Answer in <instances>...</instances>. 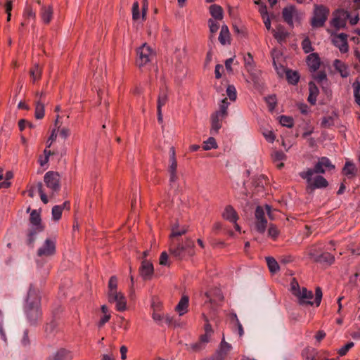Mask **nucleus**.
<instances>
[{"label":"nucleus","instance_id":"1","mask_svg":"<svg viewBox=\"0 0 360 360\" xmlns=\"http://www.w3.org/2000/svg\"><path fill=\"white\" fill-rule=\"evenodd\" d=\"M41 299L39 290L31 284L24 304V312L30 325H37L41 319Z\"/></svg>","mask_w":360,"mask_h":360},{"label":"nucleus","instance_id":"2","mask_svg":"<svg viewBox=\"0 0 360 360\" xmlns=\"http://www.w3.org/2000/svg\"><path fill=\"white\" fill-rule=\"evenodd\" d=\"M194 246V242L189 238H186L184 242L172 239L170 240L169 251L172 257L181 260L186 254H192L191 252Z\"/></svg>","mask_w":360,"mask_h":360},{"label":"nucleus","instance_id":"3","mask_svg":"<svg viewBox=\"0 0 360 360\" xmlns=\"http://www.w3.org/2000/svg\"><path fill=\"white\" fill-rule=\"evenodd\" d=\"M322 296L323 293L321 288L320 287H316L315 290L314 302L311 301L312 298L314 297V294L312 291L308 290L306 288H302L301 291L298 292V295L296 297L298 298V303L300 305L312 306L314 303H315L316 306L319 307L321 304Z\"/></svg>","mask_w":360,"mask_h":360},{"label":"nucleus","instance_id":"4","mask_svg":"<svg viewBox=\"0 0 360 360\" xmlns=\"http://www.w3.org/2000/svg\"><path fill=\"white\" fill-rule=\"evenodd\" d=\"M329 15V9L324 5H314L311 25L314 28L321 27L324 25Z\"/></svg>","mask_w":360,"mask_h":360},{"label":"nucleus","instance_id":"5","mask_svg":"<svg viewBox=\"0 0 360 360\" xmlns=\"http://www.w3.org/2000/svg\"><path fill=\"white\" fill-rule=\"evenodd\" d=\"M44 181L48 188L51 190L50 198H53L60 191V175L58 172L49 171L44 176Z\"/></svg>","mask_w":360,"mask_h":360},{"label":"nucleus","instance_id":"6","mask_svg":"<svg viewBox=\"0 0 360 360\" xmlns=\"http://www.w3.org/2000/svg\"><path fill=\"white\" fill-rule=\"evenodd\" d=\"M136 54V63L137 66L141 68L151 61L155 56V52L146 43H144L137 49Z\"/></svg>","mask_w":360,"mask_h":360},{"label":"nucleus","instance_id":"7","mask_svg":"<svg viewBox=\"0 0 360 360\" xmlns=\"http://www.w3.org/2000/svg\"><path fill=\"white\" fill-rule=\"evenodd\" d=\"M282 17L284 22H285L290 27H293L294 20L300 22L302 18V13L298 11L295 6H289L283 8L282 11Z\"/></svg>","mask_w":360,"mask_h":360},{"label":"nucleus","instance_id":"8","mask_svg":"<svg viewBox=\"0 0 360 360\" xmlns=\"http://www.w3.org/2000/svg\"><path fill=\"white\" fill-rule=\"evenodd\" d=\"M350 18L349 11L339 8L333 12V18L331 20V25L337 30L345 28L347 20Z\"/></svg>","mask_w":360,"mask_h":360},{"label":"nucleus","instance_id":"9","mask_svg":"<svg viewBox=\"0 0 360 360\" xmlns=\"http://www.w3.org/2000/svg\"><path fill=\"white\" fill-rule=\"evenodd\" d=\"M255 229L259 233H264L267 226V219L265 217L264 209L257 206L255 212Z\"/></svg>","mask_w":360,"mask_h":360},{"label":"nucleus","instance_id":"10","mask_svg":"<svg viewBox=\"0 0 360 360\" xmlns=\"http://www.w3.org/2000/svg\"><path fill=\"white\" fill-rule=\"evenodd\" d=\"M56 253V240L47 238L44 244L38 249L37 255L39 257H51Z\"/></svg>","mask_w":360,"mask_h":360},{"label":"nucleus","instance_id":"11","mask_svg":"<svg viewBox=\"0 0 360 360\" xmlns=\"http://www.w3.org/2000/svg\"><path fill=\"white\" fill-rule=\"evenodd\" d=\"M110 303H115V308L118 311H124L127 309V299L121 292L108 295Z\"/></svg>","mask_w":360,"mask_h":360},{"label":"nucleus","instance_id":"12","mask_svg":"<svg viewBox=\"0 0 360 360\" xmlns=\"http://www.w3.org/2000/svg\"><path fill=\"white\" fill-rule=\"evenodd\" d=\"M154 273L153 264L148 259H144L139 267V274L144 281L151 280Z\"/></svg>","mask_w":360,"mask_h":360},{"label":"nucleus","instance_id":"13","mask_svg":"<svg viewBox=\"0 0 360 360\" xmlns=\"http://www.w3.org/2000/svg\"><path fill=\"white\" fill-rule=\"evenodd\" d=\"M168 101L167 88L160 89L157 104L158 121L162 124L163 122V117L162 113V107Z\"/></svg>","mask_w":360,"mask_h":360},{"label":"nucleus","instance_id":"14","mask_svg":"<svg viewBox=\"0 0 360 360\" xmlns=\"http://www.w3.org/2000/svg\"><path fill=\"white\" fill-rule=\"evenodd\" d=\"M307 190L311 193L316 188H323L328 186V181L322 176L318 175L314 179H312V176L310 177V181H307Z\"/></svg>","mask_w":360,"mask_h":360},{"label":"nucleus","instance_id":"15","mask_svg":"<svg viewBox=\"0 0 360 360\" xmlns=\"http://www.w3.org/2000/svg\"><path fill=\"white\" fill-rule=\"evenodd\" d=\"M333 44L339 49L341 53H347L349 49L347 34L340 33L333 39Z\"/></svg>","mask_w":360,"mask_h":360},{"label":"nucleus","instance_id":"16","mask_svg":"<svg viewBox=\"0 0 360 360\" xmlns=\"http://www.w3.org/2000/svg\"><path fill=\"white\" fill-rule=\"evenodd\" d=\"M325 173V169L323 167H322L321 164L318 162L315 165L313 169L309 168L306 171H303L300 173V176L306 180V181H310V177H311L314 174H324Z\"/></svg>","mask_w":360,"mask_h":360},{"label":"nucleus","instance_id":"17","mask_svg":"<svg viewBox=\"0 0 360 360\" xmlns=\"http://www.w3.org/2000/svg\"><path fill=\"white\" fill-rule=\"evenodd\" d=\"M205 296L209 300V302L212 305L217 306L219 302H221L224 300V295L219 289H214L211 292H206Z\"/></svg>","mask_w":360,"mask_h":360},{"label":"nucleus","instance_id":"18","mask_svg":"<svg viewBox=\"0 0 360 360\" xmlns=\"http://www.w3.org/2000/svg\"><path fill=\"white\" fill-rule=\"evenodd\" d=\"M210 341V340L207 339L206 336L200 335L198 342L190 345H186L187 349L194 352H200L205 348L206 345Z\"/></svg>","mask_w":360,"mask_h":360},{"label":"nucleus","instance_id":"19","mask_svg":"<svg viewBox=\"0 0 360 360\" xmlns=\"http://www.w3.org/2000/svg\"><path fill=\"white\" fill-rule=\"evenodd\" d=\"M307 65L311 72L316 71L320 67V58L316 53H312L307 56Z\"/></svg>","mask_w":360,"mask_h":360},{"label":"nucleus","instance_id":"20","mask_svg":"<svg viewBox=\"0 0 360 360\" xmlns=\"http://www.w3.org/2000/svg\"><path fill=\"white\" fill-rule=\"evenodd\" d=\"M271 32L274 38L279 43L284 41L289 35V33L285 30V27L282 25H278L276 29L272 30Z\"/></svg>","mask_w":360,"mask_h":360},{"label":"nucleus","instance_id":"21","mask_svg":"<svg viewBox=\"0 0 360 360\" xmlns=\"http://www.w3.org/2000/svg\"><path fill=\"white\" fill-rule=\"evenodd\" d=\"M225 117L221 118V115L216 112L211 115V133L217 134L219 129L221 127L222 120Z\"/></svg>","mask_w":360,"mask_h":360},{"label":"nucleus","instance_id":"22","mask_svg":"<svg viewBox=\"0 0 360 360\" xmlns=\"http://www.w3.org/2000/svg\"><path fill=\"white\" fill-rule=\"evenodd\" d=\"M43 225H32V227L30 229L29 233L27 234V245L32 247L35 241V236L43 231Z\"/></svg>","mask_w":360,"mask_h":360},{"label":"nucleus","instance_id":"23","mask_svg":"<svg viewBox=\"0 0 360 360\" xmlns=\"http://www.w3.org/2000/svg\"><path fill=\"white\" fill-rule=\"evenodd\" d=\"M222 216L225 219L233 223H236L238 219L237 212L231 205H227L225 207Z\"/></svg>","mask_w":360,"mask_h":360},{"label":"nucleus","instance_id":"24","mask_svg":"<svg viewBox=\"0 0 360 360\" xmlns=\"http://www.w3.org/2000/svg\"><path fill=\"white\" fill-rule=\"evenodd\" d=\"M333 66L342 77L346 78L349 75L348 66L341 60L335 59L333 62Z\"/></svg>","mask_w":360,"mask_h":360},{"label":"nucleus","instance_id":"25","mask_svg":"<svg viewBox=\"0 0 360 360\" xmlns=\"http://www.w3.org/2000/svg\"><path fill=\"white\" fill-rule=\"evenodd\" d=\"M218 39L221 45L230 44L231 34L227 25H224L221 26Z\"/></svg>","mask_w":360,"mask_h":360},{"label":"nucleus","instance_id":"26","mask_svg":"<svg viewBox=\"0 0 360 360\" xmlns=\"http://www.w3.org/2000/svg\"><path fill=\"white\" fill-rule=\"evenodd\" d=\"M168 172L169 174V182L174 183L178 180L177 176V161L176 160H169Z\"/></svg>","mask_w":360,"mask_h":360},{"label":"nucleus","instance_id":"27","mask_svg":"<svg viewBox=\"0 0 360 360\" xmlns=\"http://www.w3.org/2000/svg\"><path fill=\"white\" fill-rule=\"evenodd\" d=\"M309 94L307 100L311 105H315L319 90L314 82H309Z\"/></svg>","mask_w":360,"mask_h":360},{"label":"nucleus","instance_id":"28","mask_svg":"<svg viewBox=\"0 0 360 360\" xmlns=\"http://www.w3.org/2000/svg\"><path fill=\"white\" fill-rule=\"evenodd\" d=\"M41 18L45 24H49L53 16V8L51 6H43L40 12Z\"/></svg>","mask_w":360,"mask_h":360},{"label":"nucleus","instance_id":"29","mask_svg":"<svg viewBox=\"0 0 360 360\" xmlns=\"http://www.w3.org/2000/svg\"><path fill=\"white\" fill-rule=\"evenodd\" d=\"M210 15L216 20H221L224 17L223 8L217 4H212L209 8Z\"/></svg>","mask_w":360,"mask_h":360},{"label":"nucleus","instance_id":"30","mask_svg":"<svg viewBox=\"0 0 360 360\" xmlns=\"http://www.w3.org/2000/svg\"><path fill=\"white\" fill-rule=\"evenodd\" d=\"M73 355L72 352L65 349H60L53 356L54 360H72Z\"/></svg>","mask_w":360,"mask_h":360},{"label":"nucleus","instance_id":"31","mask_svg":"<svg viewBox=\"0 0 360 360\" xmlns=\"http://www.w3.org/2000/svg\"><path fill=\"white\" fill-rule=\"evenodd\" d=\"M335 261V257L329 252H323L316 257V262L321 264H326L328 265L332 264Z\"/></svg>","mask_w":360,"mask_h":360},{"label":"nucleus","instance_id":"32","mask_svg":"<svg viewBox=\"0 0 360 360\" xmlns=\"http://www.w3.org/2000/svg\"><path fill=\"white\" fill-rule=\"evenodd\" d=\"M188 307V297L187 296L181 297L178 304L176 306V311L179 312V316L184 315L187 311Z\"/></svg>","mask_w":360,"mask_h":360},{"label":"nucleus","instance_id":"33","mask_svg":"<svg viewBox=\"0 0 360 360\" xmlns=\"http://www.w3.org/2000/svg\"><path fill=\"white\" fill-rule=\"evenodd\" d=\"M231 349V346L223 340L220 344L219 349L216 353L226 360Z\"/></svg>","mask_w":360,"mask_h":360},{"label":"nucleus","instance_id":"34","mask_svg":"<svg viewBox=\"0 0 360 360\" xmlns=\"http://www.w3.org/2000/svg\"><path fill=\"white\" fill-rule=\"evenodd\" d=\"M34 116L38 120L42 119L44 116V105L41 100L36 102Z\"/></svg>","mask_w":360,"mask_h":360},{"label":"nucleus","instance_id":"35","mask_svg":"<svg viewBox=\"0 0 360 360\" xmlns=\"http://www.w3.org/2000/svg\"><path fill=\"white\" fill-rule=\"evenodd\" d=\"M266 261L271 273L275 274L279 270V265L274 257H267Z\"/></svg>","mask_w":360,"mask_h":360},{"label":"nucleus","instance_id":"36","mask_svg":"<svg viewBox=\"0 0 360 360\" xmlns=\"http://www.w3.org/2000/svg\"><path fill=\"white\" fill-rule=\"evenodd\" d=\"M118 292L117 291V278L112 276L110 278L108 282V295Z\"/></svg>","mask_w":360,"mask_h":360},{"label":"nucleus","instance_id":"37","mask_svg":"<svg viewBox=\"0 0 360 360\" xmlns=\"http://www.w3.org/2000/svg\"><path fill=\"white\" fill-rule=\"evenodd\" d=\"M356 168L354 164L350 162H346L343 167L342 172L346 176H354L356 174Z\"/></svg>","mask_w":360,"mask_h":360},{"label":"nucleus","instance_id":"38","mask_svg":"<svg viewBox=\"0 0 360 360\" xmlns=\"http://www.w3.org/2000/svg\"><path fill=\"white\" fill-rule=\"evenodd\" d=\"M187 232V229L182 228L181 229H177V226H174L172 229V232L169 236V240H179V237L185 234Z\"/></svg>","mask_w":360,"mask_h":360},{"label":"nucleus","instance_id":"39","mask_svg":"<svg viewBox=\"0 0 360 360\" xmlns=\"http://www.w3.org/2000/svg\"><path fill=\"white\" fill-rule=\"evenodd\" d=\"M202 317L206 323L205 325V333L201 335L206 336L207 339L210 340V338L212 335L214 331L212 326L209 323V320L207 316L205 314H202Z\"/></svg>","mask_w":360,"mask_h":360},{"label":"nucleus","instance_id":"40","mask_svg":"<svg viewBox=\"0 0 360 360\" xmlns=\"http://www.w3.org/2000/svg\"><path fill=\"white\" fill-rule=\"evenodd\" d=\"M286 78L289 83L295 84L298 82L300 77L297 72L288 70L285 72Z\"/></svg>","mask_w":360,"mask_h":360},{"label":"nucleus","instance_id":"41","mask_svg":"<svg viewBox=\"0 0 360 360\" xmlns=\"http://www.w3.org/2000/svg\"><path fill=\"white\" fill-rule=\"evenodd\" d=\"M355 102L360 106V81L356 79L352 84Z\"/></svg>","mask_w":360,"mask_h":360},{"label":"nucleus","instance_id":"42","mask_svg":"<svg viewBox=\"0 0 360 360\" xmlns=\"http://www.w3.org/2000/svg\"><path fill=\"white\" fill-rule=\"evenodd\" d=\"M229 105V103L227 101L226 98H224L221 101V103L219 105V110L216 111L217 113L221 115V117H226L228 115V107Z\"/></svg>","mask_w":360,"mask_h":360},{"label":"nucleus","instance_id":"43","mask_svg":"<svg viewBox=\"0 0 360 360\" xmlns=\"http://www.w3.org/2000/svg\"><path fill=\"white\" fill-rule=\"evenodd\" d=\"M30 76L32 78L33 82L40 79L41 75V68L38 64H35L34 66L30 70Z\"/></svg>","mask_w":360,"mask_h":360},{"label":"nucleus","instance_id":"44","mask_svg":"<svg viewBox=\"0 0 360 360\" xmlns=\"http://www.w3.org/2000/svg\"><path fill=\"white\" fill-rule=\"evenodd\" d=\"M244 63L248 72L254 70V60L250 53H248V54L244 57Z\"/></svg>","mask_w":360,"mask_h":360},{"label":"nucleus","instance_id":"45","mask_svg":"<svg viewBox=\"0 0 360 360\" xmlns=\"http://www.w3.org/2000/svg\"><path fill=\"white\" fill-rule=\"evenodd\" d=\"M217 148V143L216 142V140L213 137H210L207 141H205L202 143V148L205 150H209L212 148Z\"/></svg>","mask_w":360,"mask_h":360},{"label":"nucleus","instance_id":"46","mask_svg":"<svg viewBox=\"0 0 360 360\" xmlns=\"http://www.w3.org/2000/svg\"><path fill=\"white\" fill-rule=\"evenodd\" d=\"M30 221L32 225H42L40 214L36 210L32 211Z\"/></svg>","mask_w":360,"mask_h":360},{"label":"nucleus","instance_id":"47","mask_svg":"<svg viewBox=\"0 0 360 360\" xmlns=\"http://www.w3.org/2000/svg\"><path fill=\"white\" fill-rule=\"evenodd\" d=\"M63 207L59 205H55L52 208V218L54 221H58L61 218Z\"/></svg>","mask_w":360,"mask_h":360},{"label":"nucleus","instance_id":"48","mask_svg":"<svg viewBox=\"0 0 360 360\" xmlns=\"http://www.w3.org/2000/svg\"><path fill=\"white\" fill-rule=\"evenodd\" d=\"M280 123L284 127L292 128L294 124V121L291 117L282 115L280 117Z\"/></svg>","mask_w":360,"mask_h":360},{"label":"nucleus","instance_id":"49","mask_svg":"<svg viewBox=\"0 0 360 360\" xmlns=\"http://www.w3.org/2000/svg\"><path fill=\"white\" fill-rule=\"evenodd\" d=\"M37 188L38 193L40 195V198H41V201L44 204H47L48 202H49L48 197L46 195V193H44V191L43 189V184H42V183L41 181H39L37 184Z\"/></svg>","mask_w":360,"mask_h":360},{"label":"nucleus","instance_id":"50","mask_svg":"<svg viewBox=\"0 0 360 360\" xmlns=\"http://www.w3.org/2000/svg\"><path fill=\"white\" fill-rule=\"evenodd\" d=\"M226 94L229 99L232 101H236L237 97V92L233 85H229L226 89Z\"/></svg>","mask_w":360,"mask_h":360},{"label":"nucleus","instance_id":"51","mask_svg":"<svg viewBox=\"0 0 360 360\" xmlns=\"http://www.w3.org/2000/svg\"><path fill=\"white\" fill-rule=\"evenodd\" d=\"M334 124L333 118L331 116L324 117L321 120V125L324 128H329Z\"/></svg>","mask_w":360,"mask_h":360},{"label":"nucleus","instance_id":"52","mask_svg":"<svg viewBox=\"0 0 360 360\" xmlns=\"http://www.w3.org/2000/svg\"><path fill=\"white\" fill-rule=\"evenodd\" d=\"M208 26L210 33L212 34H215L219 28V23L212 18L208 20Z\"/></svg>","mask_w":360,"mask_h":360},{"label":"nucleus","instance_id":"53","mask_svg":"<svg viewBox=\"0 0 360 360\" xmlns=\"http://www.w3.org/2000/svg\"><path fill=\"white\" fill-rule=\"evenodd\" d=\"M56 328L57 323L55 321H51L50 323L46 324L45 327V332L48 335H52L53 333H54Z\"/></svg>","mask_w":360,"mask_h":360},{"label":"nucleus","instance_id":"54","mask_svg":"<svg viewBox=\"0 0 360 360\" xmlns=\"http://www.w3.org/2000/svg\"><path fill=\"white\" fill-rule=\"evenodd\" d=\"M302 47L304 53H308L313 51L311 44L309 38H305L302 42Z\"/></svg>","mask_w":360,"mask_h":360},{"label":"nucleus","instance_id":"55","mask_svg":"<svg viewBox=\"0 0 360 360\" xmlns=\"http://www.w3.org/2000/svg\"><path fill=\"white\" fill-rule=\"evenodd\" d=\"M278 234L279 231L277 227L274 224H271L268 229L269 236L271 237L274 239H276L278 237Z\"/></svg>","mask_w":360,"mask_h":360},{"label":"nucleus","instance_id":"56","mask_svg":"<svg viewBox=\"0 0 360 360\" xmlns=\"http://www.w3.org/2000/svg\"><path fill=\"white\" fill-rule=\"evenodd\" d=\"M319 162L324 168H328L330 169H334L335 166L331 163L330 160L326 157H322L319 159Z\"/></svg>","mask_w":360,"mask_h":360},{"label":"nucleus","instance_id":"57","mask_svg":"<svg viewBox=\"0 0 360 360\" xmlns=\"http://www.w3.org/2000/svg\"><path fill=\"white\" fill-rule=\"evenodd\" d=\"M140 18L139 13V4L138 1H135L132 6V18L134 20H137Z\"/></svg>","mask_w":360,"mask_h":360},{"label":"nucleus","instance_id":"58","mask_svg":"<svg viewBox=\"0 0 360 360\" xmlns=\"http://www.w3.org/2000/svg\"><path fill=\"white\" fill-rule=\"evenodd\" d=\"M353 347H354V342H349L347 343L345 346L340 348L339 350L338 351V353L340 356H344Z\"/></svg>","mask_w":360,"mask_h":360},{"label":"nucleus","instance_id":"59","mask_svg":"<svg viewBox=\"0 0 360 360\" xmlns=\"http://www.w3.org/2000/svg\"><path fill=\"white\" fill-rule=\"evenodd\" d=\"M304 360H313L314 358V351L312 349H305L302 352Z\"/></svg>","mask_w":360,"mask_h":360},{"label":"nucleus","instance_id":"60","mask_svg":"<svg viewBox=\"0 0 360 360\" xmlns=\"http://www.w3.org/2000/svg\"><path fill=\"white\" fill-rule=\"evenodd\" d=\"M266 101L269 105V110L272 111L276 105V98L275 95H271L266 98Z\"/></svg>","mask_w":360,"mask_h":360},{"label":"nucleus","instance_id":"61","mask_svg":"<svg viewBox=\"0 0 360 360\" xmlns=\"http://www.w3.org/2000/svg\"><path fill=\"white\" fill-rule=\"evenodd\" d=\"M290 286H291V291H292V294L295 296H297L298 295V292H300V291H301V290H300L299 284H298L297 281L295 280V278H293L292 280Z\"/></svg>","mask_w":360,"mask_h":360},{"label":"nucleus","instance_id":"62","mask_svg":"<svg viewBox=\"0 0 360 360\" xmlns=\"http://www.w3.org/2000/svg\"><path fill=\"white\" fill-rule=\"evenodd\" d=\"M314 77L319 83L321 84H323V82L327 81V75L323 71L319 72Z\"/></svg>","mask_w":360,"mask_h":360},{"label":"nucleus","instance_id":"63","mask_svg":"<svg viewBox=\"0 0 360 360\" xmlns=\"http://www.w3.org/2000/svg\"><path fill=\"white\" fill-rule=\"evenodd\" d=\"M263 136L266 140L270 143H272L275 140V135L271 130H265L262 132Z\"/></svg>","mask_w":360,"mask_h":360},{"label":"nucleus","instance_id":"64","mask_svg":"<svg viewBox=\"0 0 360 360\" xmlns=\"http://www.w3.org/2000/svg\"><path fill=\"white\" fill-rule=\"evenodd\" d=\"M271 157L274 161H280L285 159V155L282 151H274Z\"/></svg>","mask_w":360,"mask_h":360}]
</instances>
